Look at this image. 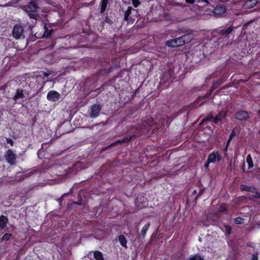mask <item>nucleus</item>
<instances>
[{"mask_svg":"<svg viewBox=\"0 0 260 260\" xmlns=\"http://www.w3.org/2000/svg\"><path fill=\"white\" fill-rule=\"evenodd\" d=\"M234 27L232 25L228 27H220L214 29L212 32V40L217 42L218 45L221 47L229 44V35L233 31Z\"/></svg>","mask_w":260,"mask_h":260,"instance_id":"nucleus-1","label":"nucleus"},{"mask_svg":"<svg viewBox=\"0 0 260 260\" xmlns=\"http://www.w3.org/2000/svg\"><path fill=\"white\" fill-rule=\"evenodd\" d=\"M165 44L167 46L171 48H176L184 45L180 37L168 40Z\"/></svg>","mask_w":260,"mask_h":260,"instance_id":"nucleus-4","label":"nucleus"},{"mask_svg":"<svg viewBox=\"0 0 260 260\" xmlns=\"http://www.w3.org/2000/svg\"><path fill=\"white\" fill-rule=\"evenodd\" d=\"M243 171L244 172L245 171V170L244 169V167H243Z\"/></svg>","mask_w":260,"mask_h":260,"instance_id":"nucleus-57","label":"nucleus"},{"mask_svg":"<svg viewBox=\"0 0 260 260\" xmlns=\"http://www.w3.org/2000/svg\"><path fill=\"white\" fill-rule=\"evenodd\" d=\"M136 203L140 208L145 207L147 205V199L143 197L142 198H137L136 200Z\"/></svg>","mask_w":260,"mask_h":260,"instance_id":"nucleus-16","label":"nucleus"},{"mask_svg":"<svg viewBox=\"0 0 260 260\" xmlns=\"http://www.w3.org/2000/svg\"><path fill=\"white\" fill-rule=\"evenodd\" d=\"M45 30L43 35V37L48 38L51 36L52 33L53 32V29H49L46 26L45 27Z\"/></svg>","mask_w":260,"mask_h":260,"instance_id":"nucleus-27","label":"nucleus"},{"mask_svg":"<svg viewBox=\"0 0 260 260\" xmlns=\"http://www.w3.org/2000/svg\"><path fill=\"white\" fill-rule=\"evenodd\" d=\"M4 157L6 161L10 165H15L16 163L17 155L12 149H8L5 153Z\"/></svg>","mask_w":260,"mask_h":260,"instance_id":"nucleus-2","label":"nucleus"},{"mask_svg":"<svg viewBox=\"0 0 260 260\" xmlns=\"http://www.w3.org/2000/svg\"><path fill=\"white\" fill-rule=\"evenodd\" d=\"M246 25H248V24H246ZM246 26V24H244L243 26V28H244Z\"/></svg>","mask_w":260,"mask_h":260,"instance_id":"nucleus-52","label":"nucleus"},{"mask_svg":"<svg viewBox=\"0 0 260 260\" xmlns=\"http://www.w3.org/2000/svg\"><path fill=\"white\" fill-rule=\"evenodd\" d=\"M226 9L224 6L217 5L214 9L213 13L216 16H220L224 14Z\"/></svg>","mask_w":260,"mask_h":260,"instance_id":"nucleus-12","label":"nucleus"},{"mask_svg":"<svg viewBox=\"0 0 260 260\" xmlns=\"http://www.w3.org/2000/svg\"><path fill=\"white\" fill-rule=\"evenodd\" d=\"M183 45L190 42L193 38V35L191 33L186 34L180 37Z\"/></svg>","mask_w":260,"mask_h":260,"instance_id":"nucleus-15","label":"nucleus"},{"mask_svg":"<svg viewBox=\"0 0 260 260\" xmlns=\"http://www.w3.org/2000/svg\"><path fill=\"white\" fill-rule=\"evenodd\" d=\"M254 194L253 195V198L255 199H260V192L257 190L256 188H255V191H254Z\"/></svg>","mask_w":260,"mask_h":260,"instance_id":"nucleus-34","label":"nucleus"},{"mask_svg":"<svg viewBox=\"0 0 260 260\" xmlns=\"http://www.w3.org/2000/svg\"><path fill=\"white\" fill-rule=\"evenodd\" d=\"M214 90H212V87L211 86L210 89L206 94L205 98H208L209 96H210Z\"/></svg>","mask_w":260,"mask_h":260,"instance_id":"nucleus-40","label":"nucleus"},{"mask_svg":"<svg viewBox=\"0 0 260 260\" xmlns=\"http://www.w3.org/2000/svg\"><path fill=\"white\" fill-rule=\"evenodd\" d=\"M248 246H250L251 247V244H249V245H247Z\"/></svg>","mask_w":260,"mask_h":260,"instance_id":"nucleus-55","label":"nucleus"},{"mask_svg":"<svg viewBox=\"0 0 260 260\" xmlns=\"http://www.w3.org/2000/svg\"><path fill=\"white\" fill-rule=\"evenodd\" d=\"M12 236V235L11 234L9 233H6L4 235V236L2 237L1 239V241H8L11 238V237Z\"/></svg>","mask_w":260,"mask_h":260,"instance_id":"nucleus-30","label":"nucleus"},{"mask_svg":"<svg viewBox=\"0 0 260 260\" xmlns=\"http://www.w3.org/2000/svg\"><path fill=\"white\" fill-rule=\"evenodd\" d=\"M102 110V106L100 104H94L91 107L90 116L92 118L97 117Z\"/></svg>","mask_w":260,"mask_h":260,"instance_id":"nucleus-8","label":"nucleus"},{"mask_svg":"<svg viewBox=\"0 0 260 260\" xmlns=\"http://www.w3.org/2000/svg\"><path fill=\"white\" fill-rule=\"evenodd\" d=\"M230 143H229L228 141H227L226 146H225V148L223 150L224 152H227L228 148V147H229V146L230 145Z\"/></svg>","mask_w":260,"mask_h":260,"instance_id":"nucleus-46","label":"nucleus"},{"mask_svg":"<svg viewBox=\"0 0 260 260\" xmlns=\"http://www.w3.org/2000/svg\"><path fill=\"white\" fill-rule=\"evenodd\" d=\"M111 68H109V69H107V70H106V73H107V74H109V73H110V72H111Z\"/></svg>","mask_w":260,"mask_h":260,"instance_id":"nucleus-48","label":"nucleus"},{"mask_svg":"<svg viewBox=\"0 0 260 260\" xmlns=\"http://www.w3.org/2000/svg\"><path fill=\"white\" fill-rule=\"evenodd\" d=\"M6 141H7V142L8 143L10 144L11 146L13 145L14 141H13V140L12 139H11L10 138H7L6 139Z\"/></svg>","mask_w":260,"mask_h":260,"instance_id":"nucleus-41","label":"nucleus"},{"mask_svg":"<svg viewBox=\"0 0 260 260\" xmlns=\"http://www.w3.org/2000/svg\"><path fill=\"white\" fill-rule=\"evenodd\" d=\"M234 118L239 121H246L249 118V113L246 111L239 110L235 114Z\"/></svg>","mask_w":260,"mask_h":260,"instance_id":"nucleus-6","label":"nucleus"},{"mask_svg":"<svg viewBox=\"0 0 260 260\" xmlns=\"http://www.w3.org/2000/svg\"><path fill=\"white\" fill-rule=\"evenodd\" d=\"M9 222V219L7 216L4 215L0 216V230H4L7 226Z\"/></svg>","mask_w":260,"mask_h":260,"instance_id":"nucleus-17","label":"nucleus"},{"mask_svg":"<svg viewBox=\"0 0 260 260\" xmlns=\"http://www.w3.org/2000/svg\"><path fill=\"white\" fill-rule=\"evenodd\" d=\"M105 22L106 23H108V24H111L112 23V21L111 20H110L108 16L106 17L105 19Z\"/></svg>","mask_w":260,"mask_h":260,"instance_id":"nucleus-43","label":"nucleus"},{"mask_svg":"<svg viewBox=\"0 0 260 260\" xmlns=\"http://www.w3.org/2000/svg\"><path fill=\"white\" fill-rule=\"evenodd\" d=\"M189 260H204L203 257L199 254H196L191 255L189 257Z\"/></svg>","mask_w":260,"mask_h":260,"instance_id":"nucleus-31","label":"nucleus"},{"mask_svg":"<svg viewBox=\"0 0 260 260\" xmlns=\"http://www.w3.org/2000/svg\"><path fill=\"white\" fill-rule=\"evenodd\" d=\"M257 2V0H246L243 3L242 7L246 9H251L256 5Z\"/></svg>","mask_w":260,"mask_h":260,"instance_id":"nucleus-14","label":"nucleus"},{"mask_svg":"<svg viewBox=\"0 0 260 260\" xmlns=\"http://www.w3.org/2000/svg\"><path fill=\"white\" fill-rule=\"evenodd\" d=\"M209 162L215 163L216 161H220L221 160V156L217 151H214L208 156Z\"/></svg>","mask_w":260,"mask_h":260,"instance_id":"nucleus-9","label":"nucleus"},{"mask_svg":"<svg viewBox=\"0 0 260 260\" xmlns=\"http://www.w3.org/2000/svg\"><path fill=\"white\" fill-rule=\"evenodd\" d=\"M228 210L227 208L225 207V205H221L219 207V211L224 212H226Z\"/></svg>","mask_w":260,"mask_h":260,"instance_id":"nucleus-39","label":"nucleus"},{"mask_svg":"<svg viewBox=\"0 0 260 260\" xmlns=\"http://www.w3.org/2000/svg\"><path fill=\"white\" fill-rule=\"evenodd\" d=\"M223 82L222 78H219L216 81H214L212 85V90H215Z\"/></svg>","mask_w":260,"mask_h":260,"instance_id":"nucleus-22","label":"nucleus"},{"mask_svg":"<svg viewBox=\"0 0 260 260\" xmlns=\"http://www.w3.org/2000/svg\"><path fill=\"white\" fill-rule=\"evenodd\" d=\"M26 93V91L25 90L18 88L16 90L13 100L16 102L18 99H23L25 98L24 94Z\"/></svg>","mask_w":260,"mask_h":260,"instance_id":"nucleus-13","label":"nucleus"},{"mask_svg":"<svg viewBox=\"0 0 260 260\" xmlns=\"http://www.w3.org/2000/svg\"><path fill=\"white\" fill-rule=\"evenodd\" d=\"M239 134V131L237 128H234L232 131L230 135L229 139L228 140L229 143H230L231 141L235 136L238 137Z\"/></svg>","mask_w":260,"mask_h":260,"instance_id":"nucleus-23","label":"nucleus"},{"mask_svg":"<svg viewBox=\"0 0 260 260\" xmlns=\"http://www.w3.org/2000/svg\"><path fill=\"white\" fill-rule=\"evenodd\" d=\"M136 136L135 135H132L131 136H126L123 137V139L117 140L113 143H111L108 147L111 148L114 147L119 144H123V143H128L132 140H134L136 138Z\"/></svg>","mask_w":260,"mask_h":260,"instance_id":"nucleus-5","label":"nucleus"},{"mask_svg":"<svg viewBox=\"0 0 260 260\" xmlns=\"http://www.w3.org/2000/svg\"><path fill=\"white\" fill-rule=\"evenodd\" d=\"M254 186H249L245 184H241L240 186V189L241 191H247L249 192H254L255 191Z\"/></svg>","mask_w":260,"mask_h":260,"instance_id":"nucleus-19","label":"nucleus"},{"mask_svg":"<svg viewBox=\"0 0 260 260\" xmlns=\"http://www.w3.org/2000/svg\"><path fill=\"white\" fill-rule=\"evenodd\" d=\"M150 222H148L146 224H145L144 225V226L143 227V228L141 230V234H140L142 239H144L145 237L147 232L150 228Z\"/></svg>","mask_w":260,"mask_h":260,"instance_id":"nucleus-21","label":"nucleus"},{"mask_svg":"<svg viewBox=\"0 0 260 260\" xmlns=\"http://www.w3.org/2000/svg\"><path fill=\"white\" fill-rule=\"evenodd\" d=\"M210 163H211V162H209V160L207 159V160L206 162H205V164H204V167H205V168H208L209 165V164H210Z\"/></svg>","mask_w":260,"mask_h":260,"instance_id":"nucleus-45","label":"nucleus"},{"mask_svg":"<svg viewBox=\"0 0 260 260\" xmlns=\"http://www.w3.org/2000/svg\"><path fill=\"white\" fill-rule=\"evenodd\" d=\"M93 256L95 260H105L102 252L95 250L93 252Z\"/></svg>","mask_w":260,"mask_h":260,"instance_id":"nucleus-25","label":"nucleus"},{"mask_svg":"<svg viewBox=\"0 0 260 260\" xmlns=\"http://www.w3.org/2000/svg\"><path fill=\"white\" fill-rule=\"evenodd\" d=\"M12 36L15 39H23L25 37L24 28L20 24H16L12 30Z\"/></svg>","mask_w":260,"mask_h":260,"instance_id":"nucleus-3","label":"nucleus"},{"mask_svg":"<svg viewBox=\"0 0 260 260\" xmlns=\"http://www.w3.org/2000/svg\"><path fill=\"white\" fill-rule=\"evenodd\" d=\"M224 228L226 234L230 235L232 232V228L230 225H224Z\"/></svg>","mask_w":260,"mask_h":260,"instance_id":"nucleus-33","label":"nucleus"},{"mask_svg":"<svg viewBox=\"0 0 260 260\" xmlns=\"http://www.w3.org/2000/svg\"><path fill=\"white\" fill-rule=\"evenodd\" d=\"M204 192V188H201V189L200 190L199 192H198V194H197V195L196 196V197H195V198H194V200H195L196 201H197V200H198V198H199L200 196H201V195H202V194H203Z\"/></svg>","mask_w":260,"mask_h":260,"instance_id":"nucleus-36","label":"nucleus"},{"mask_svg":"<svg viewBox=\"0 0 260 260\" xmlns=\"http://www.w3.org/2000/svg\"><path fill=\"white\" fill-rule=\"evenodd\" d=\"M246 161L248 164V168L249 169H251L253 167V164L251 156L248 154L246 157Z\"/></svg>","mask_w":260,"mask_h":260,"instance_id":"nucleus-28","label":"nucleus"},{"mask_svg":"<svg viewBox=\"0 0 260 260\" xmlns=\"http://www.w3.org/2000/svg\"><path fill=\"white\" fill-rule=\"evenodd\" d=\"M224 156H226L228 155V153H227V152H224Z\"/></svg>","mask_w":260,"mask_h":260,"instance_id":"nucleus-51","label":"nucleus"},{"mask_svg":"<svg viewBox=\"0 0 260 260\" xmlns=\"http://www.w3.org/2000/svg\"><path fill=\"white\" fill-rule=\"evenodd\" d=\"M38 0H32L29 2L26 7V11L27 12H36L38 9Z\"/></svg>","mask_w":260,"mask_h":260,"instance_id":"nucleus-10","label":"nucleus"},{"mask_svg":"<svg viewBox=\"0 0 260 260\" xmlns=\"http://www.w3.org/2000/svg\"><path fill=\"white\" fill-rule=\"evenodd\" d=\"M185 1L187 4H193L195 2L194 0H185Z\"/></svg>","mask_w":260,"mask_h":260,"instance_id":"nucleus-44","label":"nucleus"},{"mask_svg":"<svg viewBox=\"0 0 260 260\" xmlns=\"http://www.w3.org/2000/svg\"><path fill=\"white\" fill-rule=\"evenodd\" d=\"M257 116L260 118V109L257 111Z\"/></svg>","mask_w":260,"mask_h":260,"instance_id":"nucleus-50","label":"nucleus"},{"mask_svg":"<svg viewBox=\"0 0 260 260\" xmlns=\"http://www.w3.org/2000/svg\"><path fill=\"white\" fill-rule=\"evenodd\" d=\"M198 193V192H197V190L196 189H195V190H194L193 191V192H192V195H196V194H197H197H198V193Z\"/></svg>","mask_w":260,"mask_h":260,"instance_id":"nucleus-47","label":"nucleus"},{"mask_svg":"<svg viewBox=\"0 0 260 260\" xmlns=\"http://www.w3.org/2000/svg\"><path fill=\"white\" fill-rule=\"evenodd\" d=\"M132 10L133 9L131 7H128L127 10L124 12V20L128 23L131 24H133L134 21V19H133L132 17L130 16Z\"/></svg>","mask_w":260,"mask_h":260,"instance_id":"nucleus-11","label":"nucleus"},{"mask_svg":"<svg viewBox=\"0 0 260 260\" xmlns=\"http://www.w3.org/2000/svg\"><path fill=\"white\" fill-rule=\"evenodd\" d=\"M258 133L259 135H260V129L258 131Z\"/></svg>","mask_w":260,"mask_h":260,"instance_id":"nucleus-53","label":"nucleus"},{"mask_svg":"<svg viewBox=\"0 0 260 260\" xmlns=\"http://www.w3.org/2000/svg\"><path fill=\"white\" fill-rule=\"evenodd\" d=\"M49 76V73H46V72H44V71H42V72H41L40 74L39 75H36V77H38L39 76L41 77H47Z\"/></svg>","mask_w":260,"mask_h":260,"instance_id":"nucleus-35","label":"nucleus"},{"mask_svg":"<svg viewBox=\"0 0 260 260\" xmlns=\"http://www.w3.org/2000/svg\"><path fill=\"white\" fill-rule=\"evenodd\" d=\"M214 117L213 115L210 113L203 120L202 122H204L206 121H213L214 123Z\"/></svg>","mask_w":260,"mask_h":260,"instance_id":"nucleus-29","label":"nucleus"},{"mask_svg":"<svg viewBox=\"0 0 260 260\" xmlns=\"http://www.w3.org/2000/svg\"><path fill=\"white\" fill-rule=\"evenodd\" d=\"M258 252H255L252 254L251 258V260H258Z\"/></svg>","mask_w":260,"mask_h":260,"instance_id":"nucleus-38","label":"nucleus"},{"mask_svg":"<svg viewBox=\"0 0 260 260\" xmlns=\"http://www.w3.org/2000/svg\"><path fill=\"white\" fill-rule=\"evenodd\" d=\"M243 219L240 217H238L234 219V222L237 224H242L243 223Z\"/></svg>","mask_w":260,"mask_h":260,"instance_id":"nucleus-32","label":"nucleus"},{"mask_svg":"<svg viewBox=\"0 0 260 260\" xmlns=\"http://www.w3.org/2000/svg\"><path fill=\"white\" fill-rule=\"evenodd\" d=\"M226 113L225 111H220L214 117V123L217 124L226 116Z\"/></svg>","mask_w":260,"mask_h":260,"instance_id":"nucleus-18","label":"nucleus"},{"mask_svg":"<svg viewBox=\"0 0 260 260\" xmlns=\"http://www.w3.org/2000/svg\"><path fill=\"white\" fill-rule=\"evenodd\" d=\"M108 1L109 0H101L100 3V13L102 14L105 13L106 11Z\"/></svg>","mask_w":260,"mask_h":260,"instance_id":"nucleus-20","label":"nucleus"},{"mask_svg":"<svg viewBox=\"0 0 260 260\" xmlns=\"http://www.w3.org/2000/svg\"><path fill=\"white\" fill-rule=\"evenodd\" d=\"M132 4L133 5V6L135 8H137L139 6V5L140 4V2L139 0H132Z\"/></svg>","mask_w":260,"mask_h":260,"instance_id":"nucleus-37","label":"nucleus"},{"mask_svg":"<svg viewBox=\"0 0 260 260\" xmlns=\"http://www.w3.org/2000/svg\"><path fill=\"white\" fill-rule=\"evenodd\" d=\"M28 15L30 19H33L32 21V24H36L37 19L39 17V15L36 12H28Z\"/></svg>","mask_w":260,"mask_h":260,"instance_id":"nucleus-26","label":"nucleus"},{"mask_svg":"<svg viewBox=\"0 0 260 260\" xmlns=\"http://www.w3.org/2000/svg\"><path fill=\"white\" fill-rule=\"evenodd\" d=\"M73 203L76 205H81L82 204V199H81L79 200L77 202H73Z\"/></svg>","mask_w":260,"mask_h":260,"instance_id":"nucleus-42","label":"nucleus"},{"mask_svg":"<svg viewBox=\"0 0 260 260\" xmlns=\"http://www.w3.org/2000/svg\"><path fill=\"white\" fill-rule=\"evenodd\" d=\"M158 229H157V230H156V234L157 233V231H158Z\"/></svg>","mask_w":260,"mask_h":260,"instance_id":"nucleus-54","label":"nucleus"},{"mask_svg":"<svg viewBox=\"0 0 260 260\" xmlns=\"http://www.w3.org/2000/svg\"><path fill=\"white\" fill-rule=\"evenodd\" d=\"M202 2H204L207 4H209L208 0H201Z\"/></svg>","mask_w":260,"mask_h":260,"instance_id":"nucleus-49","label":"nucleus"},{"mask_svg":"<svg viewBox=\"0 0 260 260\" xmlns=\"http://www.w3.org/2000/svg\"><path fill=\"white\" fill-rule=\"evenodd\" d=\"M60 94L55 90H50L47 95V99L49 101L56 102L59 100Z\"/></svg>","mask_w":260,"mask_h":260,"instance_id":"nucleus-7","label":"nucleus"},{"mask_svg":"<svg viewBox=\"0 0 260 260\" xmlns=\"http://www.w3.org/2000/svg\"><path fill=\"white\" fill-rule=\"evenodd\" d=\"M118 240L121 244V245L123 247H126L127 244V240L124 236L122 235H120L118 237Z\"/></svg>","mask_w":260,"mask_h":260,"instance_id":"nucleus-24","label":"nucleus"},{"mask_svg":"<svg viewBox=\"0 0 260 260\" xmlns=\"http://www.w3.org/2000/svg\"><path fill=\"white\" fill-rule=\"evenodd\" d=\"M247 46L246 44H245L244 45V47H246Z\"/></svg>","mask_w":260,"mask_h":260,"instance_id":"nucleus-56","label":"nucleus"}]
</instances>
